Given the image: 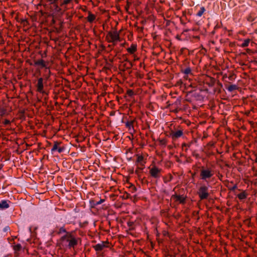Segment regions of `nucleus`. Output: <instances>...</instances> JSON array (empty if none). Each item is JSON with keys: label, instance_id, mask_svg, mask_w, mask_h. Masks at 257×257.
<instances>
[{"label": "nucleus", "instance_id": "nucleus-5", "mask_svg": "<svg viewBox=\"0 0 257 257\" xmlns=\"http://www.w3.org/2000/svg\"><path fill=\"white\" fill-rule=\"evenodd\" d=\"M36 87H37V90L38 92L42 93L44 94L47 95V93L45 91L43 90L44 85H43V79L42 78H40L38 79V83L36 85Z\"/></svg>", "mask_w": 257, "mask_h": 257}, {"label": "nucleus", "instance_id": "nucleus-12", "mask_svg": "<svg viewBox=\"0 0 257 257\" xmlns=\"http://www.w3.org/2000/svg\"><path fill=\"white\" fill-rule=\"evenodd\" d=\"M226 88L227 89L228 91L232 92L233 90H236L238 88V87L236 85L232 84L228 87L226 86Z\"/></svg>", "mask_w": 257, "mask_h": 257}, {"label": "nucleus", "instance_id": "nucleus-24", "mask_svg": "<svg viewBox=\"0 0 257 257\" xmlns=\"http://www.w3.org/2000/svg\"><path fill=\"white\" fill-rule=\"evenodd\" d=\"M64 150H65L64 147H58L57 151L58 152V153H61L63 152L64 151Z\"/></svg>", "mask_w": 257, "mask_h": 257}, {"label": "nucleus", "instance_id": "nucleus-32", "mask_svg": "<svg viewBox=\"0 0 257 257\" xmlns=\"http://www.w3.org/2000/svg\"><path fill=\"white\" fill-rule=\"evenodd\" d=\"M254 157H255L254 161L256 163V162H257V156H256V155H255Z\"/></svg>", "mask_w": 257, "mask_h": 257}, {"label": "nucleus", "instance_id": "nucleus-17", "mask_svg": "<svg viewBox=\"0 0 257 257\" xmlns=\"http://www.w3.org/2000/svg\"><path fill=\"white\" fill-rule=\"evenodd\" d=\"M248 194H237V197L240 200H243L246 198Z\"/></svg>", "mask_w": 257, "mask_h": 257}, {"label": "nucleus", "instance_id": "nucleus-3", "mask_svg": "<svg viewBox=\"0 0 257 257\" xmlns=\"http://www.w3.org/2000/svg\"><path fill=\"white\" fill-rule=\"evenodd\" d=\"M150 173L153 177L156 179L160 177L162 169H159L158 167L154 166L150 168Z\"/></svg>", "mask_w": 257, "mask_h": 257}, {"label": "nucleus", "instance_id": "nucleus-34", "mask_svg": "<svg viewBox=\"0 0 257 257\" xmlns=\"http://www.w3.org/2000/svg\"><path fill=\"white\" fill-rule=\"evenodd\" d=\"M126 197H128V196L130 195V194L126 193Z\"/></svg>", "mask_w": 257, "mask_h": 257}, {"label": "nucleus", "instance_id": "nucleus-33", "mask_svg": "<svg viewBox=\"0 0 257 257\" xmlns=\"http://www.w3.org/2000/svg\"><path fill=\"white\" fill-rule=\"evenodd\" d=\"M132 187L133 188V190L136 191V187L134 186H132Z\"/></svg>", "mask_w": 257, "mask_h": 257}, {"label": "nucleus", "instance_id": "nucleus-35", "mask_svg": "<svg viewBox=\"0 0 257 257\" xmlns=\"http://www.w3.org/2000/svg\"><path fill=\"white\" fill-rule=\"evenodd\" d=\"M110 196H111V197H113L115 196V195H114V194H113V195L112 196H111V195H110Z\"/></svg>", "mask_w": 257, "mask_h": 257}, {"label": "nucleus", "instance_id": "nucleus-9", "mask_svg": "<svg viewBox=\"0 0 257 257\" xmlns=\"http://www.w3.org/2000/svg\"><path fill=\"white\" fill-rule=\"evenodd\" d=\"M9 205L6 200H2L0 202V208L1 209H7L9 208Z\"/></svg>", "mask_w": 257, "mask_h": 257}, {"label": "nucleus", "instance_id": "nucleus-15", "mask_svg": "<svg viewBox=\"0 0 257 257\" xmlns=\"http://www.w3.org/2000/svg\"><path fill=\"white\" fill-rule=\"evenodd\" d=\"M103 201H104V199H100L99 201H97L96 200H91L90 201V202L92 204V205H96L100 204Z\"/></svg>", "mask_w": 257, "mask_h": 257}, {"label": "nucleus", "instance_id": "nucleus-22", "mask_svg": "<svg viewBox=\"0 0 257 257\" xmlns=\"http://www.w3.org/2000/svg\"><path fill=\"white\" fill-rule=\"evenodd\" d=\"M200 197L201 199H206L208 197L209 194H199Z\"/></svg>", "mask_w": 257, "mask_h": 257}, {"label": "nucleus", "instance_id": "nucleus-18", "mask_svg": "<svg viewBox=\"0 0 257 257\" xmlns=\"http://www.w3.org/2000/svg\"><path fill=\"white\" fill-rule=\"evenodd\" d=\"M200 190L201 191V193H206V192L209 191L208 190V187L207 186H202L200 188Z\"/></svg>", "mask_w": 257, "mask_h": 257}, {"label": "nucleus", "instance_id": "nucleus-26", "mask_svg": "<svg viewBox=\"0 0 257 257\" xmlns=\"http://www.w3.org/2000/svg\"><path fill=\"white\" fill-rule=\"evenodd\" d=\"M249 43V40H246L245 41L243 44H242V46L243 47H246V46H247L248 45V44Z\"/></svg>", "mask_w": 257, "mask_h": 257}, {"label": "nucleus", "instance_id": "nucleus-6", "mask_svg": "<svg viewBox=\"0 0 257 257\" xmlns=\"http://www.w3.org/2000/svg\"><path fill=\"white\" fill-rule=\"evenodd\" d=\"M173 196L180 203H184L185 202L186 196L185 195V194H182V195L181 194H174Z\"/></svg>", "mask_w": 257, "mask_h": 257}, {"label": "nucleus", "instance_id": "nucleus-14", "mask_svg": "<svg viewBox=\"0 0 257 257\" xmlns=\"http://www.w3.org/2000/svg\"><path fill=\"white\" fill-rule=\"evenodd\" d=\"M60 143H61L58 142H55L54 143V145L53 147H52V148L51 149V153H53V152H54L57 150L58 148V145Z\"/></svg>", "mask_w": 257, "mask_h": 257}, {"label": "nucleus", "instance_id": "nucleus-20", "mask_svg": "<svg viewBox=\"0 0 257 257\" xmlns=\"http://www.w3.org/2000/svg\"><path fill=\"white\" fill-rule=\"evenodd\" d=\"M191 70L190 68H186L185 70H183L182 72L185 74H189L191 73Z\"/></svg>", "mask_w": 257, "mask_h": 257}, {"label": "nucleus", "instance_id": "nucleus-13", "mask_svg": "<svg viewBox=\"0 0 257 257\" xmlns=\"http://www.w3.org/2000/svg\"><path fill=\"white\" fill-rule=\"evenodd\" d=\"M87 19L89 22L92 23L95 20V16L90 12H89Z\"/></svg>", "mask_w": 257, "mask_h": 257}, {"label": "nucleus", "instance_id": "nucleus-23", "mask_svg": "<svg viewBox=\"0 0 257 257\" xmlns=\"http://www.w3.org/2000/svg\"><path fill=\"white\" fill-rule=\"evenodd\" d=\"M133 122L131 121H127L125 122V125L127 127L130 128L132 126Z\"/></svg>", "mask_w": 257, "mask_h": 257}, {"label": "nucleus", "instance_id": "nucleus-27", "mask_svg": "<svg viewBox=\"0 0 257 257\" xmlns=\"http://www.w3.org/2000/svg\"><path fill=\"white\" fill-rule=\"evenodd\" d=\"M127 94L129 96H132L134 95V92L132 90H128L127 91Z\"/></svg>", "mask_w": 257, "mask_h": 257}, {"label": "nucleus", "instance_id": "nucleus-7", "mask_svg": "<svg viewBox=\"0 0 257 257\" xmlns=\"http://www.w3.org/2000/svg\"><path fill=\"white\" fill-rule=\"evenodd\" d=\"M183 134L182 130H177V131H171L170 136L173 139H176L181 137Z\"/></svg>", "mask_w": 257, "mask_h": 257}, {"label": "nucleus", "instance_id": "nucleus-21", "mask_svg": "<svg viewBox=\"0 0 257 257\" xmlns=\"http://www.w3.org/2000/svg\"><path fill=\"white\" fill-rule=\"evenodd\" d=\"M55 10L57 12H60L61 11V9L59 7L57 4H55L54 5Z\"/></svg>", "mask_w": 257, "mask_h": 257}, {"label": "nucleus", "instance_id": "nucleus-25", "mask_svg": "<svg viewBox=\"0 0 257 257\" xmlns=\"http://www.w3.org/2000/svg\"><path fill=\"white\" fill-rule=\"evenodd\" d=\"M71 1L72 0H64L61 5L62 6L63 5H67L70 3Z\"/></svg>", "mask_w": 257, "mask_h": 257}, {"label": "nucleus", "instance_id": "nucleus-8", "mask_svg": "<svg viewBox=\"0 0 257 257\" xmlns=\"http://www.w3.org/2000/svg\"><path fill=\"white\" fill-rule=\"evenodd\" d=\"M106 246L103 242L101 243H97L94 246V248L96 251L102 250Z\"/></svg>", "mask_w": 257, "mask_h": 257}, {"label": "nucleus", "instance_id": "nucleus-36", "mask_svg": "<svg viewBox=\"0 0 257 257\" xmlns=\"http://www.w3.org/2000/svg\"><path fill=\"white\" fill-rule=\"evenodd\" d=\"M231 79H232V77H231V76H230V77H229V80H231Z\"/></svg>", "mask_w": 257, "mask_h": 257}, {"label": "nucleus", "instance_id": "nucleus-11", "mask_svg": "<svg viewBox=\"0 0 257 257\" xmlns=\"http://www.w3.org/2000/svg\"><path fill=\"white\" fill-rule=\"evenodd\" d=\"M137 50V45L132 44L131 47L127 49V51L131 54H133Z\"/></svg>", "mask_w": 257, "mask_h": 257}, {"label": "nucleus", "instance_id": "nucleus-29", "mask_svg": "<svg viewBox=\"0 0 257 257\" xmlns=\"http://www.w3.org/2000/svg\"><path fill=\"white\" fill-rule=\"evenodd\" d=\"M143 160V157L142 156H139L138 157V161L141 162Z\"/></svg>", "mask_w": 257, "mask_h": 257}, {"label": "nucleus", "instance_id": "nucleus-1", "mask_svg": "<svg viewBox=\"0 0 257 257\" xmlns=\"http://www.w3.org/2000/svg\"><path fill=\"white\" fill-rule=\"evenodd\" d=\"M78 240L79 238L73 233L67 232L61 236L60 243L64 248L71 249L74 248L77 245Z\"/></svg>", "mask_w": 257, "mask_h": 257}, {"label": "nucleus", "instance_id": "nucleus-4", "mask_svg": "<svg viewBox=\"0 0 257 257\" xmlns=\"http://www.w3.org/2000/svg\"><path fill=\"white\" fill-rule=\"evenodd\" d=\"M108 35L110 38V40L108 39V42H113L115 41H119V35L116 31H115L113 33L110 31L108 32Z\"/></svg>", "mask_w": 257, "mask_h": 257}, {"label": "nucleus", "instance_id": "nucleus-2", "mask_svg": "<svg viewBox=\"0 0 257 257\" xmlns=\"http://www.w3.org/2000/svg\"><path fill=\"white\" fill-rule=\"evenodd\" d=\"M213 175V171L211 168L202 167L200 171V178L208 183Z\"/></svg>", "mask_w": 257, "mask_h": 257}, {"label": "nucleus", "instance_id": "nucleus-30", "mask_svg": "<svg viewBox=\"0 0 257 257\" xmlns=\"http://www.w3.org/2000/svg\"><path fill=\"white\" fill-rule=\"evenodd\" d=\"M10 229V228L9 226H6L4 228V231L6 232L7 231H8Z\"/></svg>", "mask_w": 257, "mask_h": 257}, {"label": "nucleus", "instance_id": "nucleus-31", "mask_svg": "<svg viewBox=\"0 0 257 257\" xmlns=\"http://www.w3.org/2000/svg\"><path fill=\"white\" fill-rule=\"evenodd\" d=\"M217 84H218V85L219 86H220V87H222L223 86V85H222V83H220V82H218Z\"/></svg>", "mask_w": 257, "mask_h": 257}, {"label": "nucleus", "instance_id": "nucleus-16", "mask_svg": "<svg viewBox=\"0 0 257 257\" xmlns=\"http://www.w3.org/2000/svg\"><path fill=\"white\" fill-rule=\"evenodd\" d=\"M205 11V8L203 7H202L200 8V10L197 13L196 16L198 17H201Z\"/></svg>", "mask_w": 257, "mask_h": 257}, {"label": "nucleus", "instance_id": "nucleus-19", "mask_svg": "<svg viewBox=\"0 0 257 257\" xmlns=\"http://www.w3.org/2000/svg\"><path fill=\"white\" fill-rule=\"evenodd\" d=\"M59 234H62V233H64V234L67 233V232H66L65 229L64 228V227H61L59 229L58 231H56Z\"/></svg>", "mask_w": 257, "mask_h": 257}, {"label": "nucleus", "instance_id": "nucleus-10", "mask_svg": "<svg viewBox=\"0 0 257 257\" xmlns=\"http://www.w3.org/2000/svg\"><path fill=\"white\" fill-rule=\"evenodd\" d=\"M35 65L36 66H41L42 67H46L45 62L42 59H40L35 61Z\"/></svg>", "mask_w": 257, "mask_h": 257}, {"label": "nucleus", "instance_id": "nucleus-28", "mask_svg": "<svg viewBox=\"0 0 257 257\" xmlns=\"http://www.w3.org/2000/svg\"><path fill=\"white\" fill-rule=\"evenodd\" d=\"M10 121L8 119H5L4 122V123L5 124V125H8V124H9L10 123Z\"/></svg>", "mask_w": 257, "mask_h": 257}]
</instances>
